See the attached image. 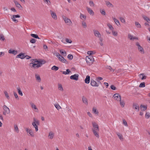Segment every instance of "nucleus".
<instances>
[{
	"label": "nucleus",
	"mask_w": 150,
	"mask_h": 150,
	"mask_svg": "<svg viewBox=\"0 0 150 150\" xmlns=\"http://www.w3.org/2000/svg\"><path fill=\"white\" fill-rule=\"evenodd\" d=\"M93 128L92 129L94 134L98 138L99 137V135L98 132L99 131V126L95 122H92Z\"/></svg>",
	"instance_id": "obj_1"
},
{
	"label": "nucleus",
	"mask_w": 150,
	"mask_h": 150,
	"mask_svg": "<svg viewBox=\"0 0 150 150\" xmlns=\"http://www.w3.org/2000/svg\"><path fill=\"white\" fill-rule=\"evenodd\" d=\"M40 122L38 120L35 118H33V122L32 123V125L35 129L36 132L38 131V126L39 125Z\"/></svg>",
	"instance_id": "obj_2"
},
{
	"label": "nucleus",
	"mask_w": 150,
	"mask_h": 150,
	"mask_svg": "<svg viewBox=\"0 0 150 150\" xmlns=\"http://www.w3.org/2000/svg\"><path fill=\"white\" fill-rule=\"evenodd\" d=\"M56 56L59 59L60 61L64 63L65 64H68V62L62 56H61L59 53H57L56 54Z\"/></svg>",
	"instance_id": "obj_3"
},
{
	"label": "nucleus",
	"mask_w": 150,
	"mask_h": 150,
	"mask_svg": "<svg viewBox=\"0 0 150 150\" xmlns=\"http://www.w3.org/2000/svg\"><path fill=\"white\" fill-rule=\"evenodd\" d=\"M86 62L89 63L90 65L92 64L94 61V59L91 55L86 56Z\"/></svg>",
	"instance_id": "obj_4"
},
{
	"label": "nucleus",
	"mask_w": 150,
	"mask_h": 150,
	"mask_svg": "<svg viewBox=\"0 0 150 150\" xmlns=\"http://www.w3.org/2000/svg\"><path fill=\"white\" fill-rule=\"evenodd\" d=\"M31 60H34L35 62L37 63L36 64L41 65L44 64L46 62L45 60L42 59H40L39 60L36 59H31Z\"/></svg>",
	"instance_id": "obj_5"
},
{
	"label": "nucleus",
	"mask_w": 150,
	"mask_h": 150,
	"mask_svg": "<svg viewBox=\"0 0 150 150\" xmlns=\"http://www.w3.org/2000/svg\"><path fill=\"white\" fill-rule=\"evenodd\" d=\"M62 18L64 21L66 23H67V24L69 25H71L72 24V22L71 20L68 18L64 16H62Z\"/></svg>",
	"instance_id": "obj_6"
},
{
	"label": "nucleus",
	"mask_w": 150,
	"mask_h": 150,
	"mask_svg": "<svg viewBox=\"0 0 150 150\" xmlns=\"http://www.w3.org/2000/svg\"><path fill=\"white\" fill-rule=\"evenodd\" d=\"M113 97L114 98L115 100L117 101H119L121 99V97L119 94L116 93L114 94Z\"/></svg>",
	"instance_id": "obj_7"
},
{
	"label": "nucleus",
	"mask_w": 150,
	"mask_h": 150,
	"mask_svg": "<svg viewBox=\"0 0 150 150\" xmlns=\"http://www.w3.org/2000/svg\"><path fill=\"white\" fill-rule=\"evenodd\" d=\"M79 75L78 74H75L71 76L70 78L72 80L77 81L78 80Z\"/></svg>",
	"instance_id": "obj_8"
},
{
	"label": "nucleus",
	"mask_w": 150,
	"mask_h": 150,
	"mask_svg": "<svg viewBox=\"0 0 150 150\" xmlns=\"http://www.w3.org/2000/svg\"><path fill=\"white\" fill-rule=\"evenodd\" d=\"M91 85L92 86L94 87H98L99 86L98 84L95 81L92 79H91Z\"/></svg>",
	"instance_id": "obj_9"
},
{
	"label": "nucleus",
	"mask_w": 150,
	"mask_h": 150,
	"mask_svg": "<svg viewBox=\"0 0 150 150\" xmlns=\"http://www.w3.org/2000/svg\"><path fill=\"white\" fill-rule=\"evenodd\" d=\"M25 57L24 53H21L17 55L16 57V58H20L21 59H23Z\"/></svg>",
	"instance_id": "obj_10"
},
{
	"label": "nucleus",
	"mask_w": 150,
	"mask_h": 150,
	"mask_svg": "<svg viewBox=\"0 0 150 150\" xmlns=\"http://www.w3.org/2000/svg\"><path fill=\"white\" fill-rule=\"evenodd\" d=\"M93 33L94 34L95 36L96 37H97L98 38H100L101 36L100 34V32L97 30H93Z\"/></svg>",
	"instance_id": "obj_11"
},
{
	"label": "nucleus",
	"mask_w": 150,
	"mask_h": 150,
	"mask_svg": "<svg viewBox=\"0 0 150 150\" xmlns=\"http://www.w3.org/2000/svg\"><path fill=\"white\" fill-rule=\"evenodd\" d=\"M3 109L5 111L7 112V114H8L10 113V110L9 108L6 105H4L3 106Z\"/></svg>",
	"instance_id": "obj_12"
},
{
	"label": "nucleus",
	"mask_w": 150,
	"mask_h": 150,
	"mask_svg": "<svg viewBox=\"0 0 150 150\" xmlns=\"http://www.w3.org/2000/svg\"><path fill=\"white\" fill-rule=\"evenodd\" d=\"M13 1L16 5V7H18L19 9L22 10V7L16 1L14 0Z\"/></svg>",
	"instance_id": "obj_13"
},
{
	"label": "nucleus",
	"mask_w": 150,
	"mask_h": 150,
	"mask_svg": "<svg viewBox=\"0 0 150 150\" xmlns=\"http://www.w3.org/2000/svg\"><path fill=\"white\" fill-rule=\"evenodd\" d=\"M128 38L131 40H133L134 39H136L137 40H138V38L137 37H134L133 35L129 34H128Z\"/></svg>",
	"instance_id": "obj_14"
},
{
	"label": "nucleus",
	"mask_w": 150,
	"mask_h": 150,
	"mask_svg": "<svg viewBox=\"0 0 150 150\" xmlns=\"http://www.w3.org/2000/svg\"><path fill=\"white\" fill-rule=\"evenodd\" d=\"M50 12L51 16L55 20H57V17L56 13L51 10L50 11Z\"/></svg>",
	"instance_id": "obj_15"
},
{
	"label": "nucleus",
	"mask_w": 150,
	"mask_h": 150,
	"mask_svg": "<svg viewBox=\"0 0 150 150\" xmlns=\"http://www.w3.org/2000/svg\"><path fill=\"white\" fill-rule=\"evenodd\" d=\"M132 107L133 108H134L136 110H137L138 111L139 110V108L137 104L135 103H133Z\"/></svg>",
	"instance_id": "obj_16"
},
{
	"label": "nucleus",
	"mask_w": 150,
	"mask_h": 150,
	"mask_svg": "<svg viewBox=\"0 0 150 150\" xmlns=\"http://www.w3.org/2000/svg\"><path fill=\"white\" fill-rule=\"evenodd\" d=\"M8 52L9 53L13 54L15 55L17 53V51L16 50L10 49L8 50Z\"/></svg>",
	"instance_id": "obj_17"
},
{
	"label": "nucleus",
	"mask_w": 150,
	"mask_h": 150,
	"mask_svg": "<svg viewBox=\"0 0 150 150\" xmlns=\"http://www.w3.org/2000/svg\"><path fill=\"white\" fill-rule=\"evenodd\" d=\"M85 82L87 83H89L90 81V76L88 75L86 76V79H85Z\"/></svg>",
	"instance_id": "obj_18"
},
{
	"label": "nucleus",
	"mask_w": 150,
	"mask_h": 150,
	"mask_svg": "<svg viewBox=\"0 0 150 150\" xmlns=\"http://www.w3.org/2000/svg\"><path fill=\"white\" fill-rule=\"evenodd\" d=\"M30 104L31 105V107L33 108L35 110V111L36 112H38V108H37L36 105L33 103H30Z\"/></svg>",
	"instance_id": "obj_19"
},
{
	"label": "nucleus",
	"mask_w": 150,
	"mask_h": 150,
	"mask_svg": "<svg viewBox=\"0 0 150 150\" xmlns=\"http://www.w3.org/2000/svg\"><path fill=\"white\" fill-rule=\"evenodd\" d=\"M82 101L86 105H88V100L85 97L83 96L82 98Z\"/></svg>",
	"instance_id": "obj_20"
},
{
	"label": "nucleus",
	"mask_w": 150,
	"mask_h": 150,
	"mask_svg": "<svg viewBox=\"0 0 150 150\" xmlns=\"http://www.w3.org/2000/svg\"><path fill=\"white\" fill-rule=\"evenodd\" d=\"M86 9L89 13L91 14L92 15H93L94 14V12L91 9V8H88V7H86Z\"/></svg>",
	"instance_id": "obj_21"
},
{
	"label": "nucleus",
	"mask_w": 150,
	"mask_h": 150,
	"mask_svg": "<svg viewBox=\"0 0 150 150\" xmlns=\"http://www.w3.org/2000/svg\"><path fill=\"white\" fill-rule=\"evenodd\" d=\"M142 17L145 21L147 22V23H150V19L148 17L144 15L142 16Z\"/></svg>",
	"instance_id": "obj_22"
},
{
	"label": "nucleus",
	"mask_w": 150,
	"mask_h": 150,
	"mask_svg": "<svg viewBox=\"0 0 150 150\" xmlns=\"http://www.w3.org/2000/svg\"><path fill=\"white\" fill-rule=\"evenodd\" d=\"M54 136V133L52 132H50L48 137H49L50 139H52L53 138Z\"/></svg>",
	"instance_id": "obj_23"
},
{
	"label": "nucleus",
	"mask_w": 150,
	"mask_h": 150,
	"mask_svg": "<svg viewBox=\"0 0 150 150\" xmlns=\"http://www.w3.org/2000/svg\"><path fill=\"white\" fill-rule=\"evenodd\" d=\"M140 108L142 110L144 111L146 110L147 107L146 106L141 105L140 106Z\"/></svg>",
	"instance_id": "obj_24"
},
{
	"label": "nucleus",
	"mask_w": 150,
	"mask_h": 150,
	"mask_svg": "<svg viewBox=\"0 0 150 150\" xmlns=\"http://www.w3.org/2000/svg\"><path fill=\"white\" fill-rule=\"evenodd\" d=\"M17 89L19 95H21V96H23V94L22 93V92L21 89V88L20 87H18L17 88Z\"/></svg>",
	"instance_id": "obj_25"
},
{
	"label": "nucleus",
	"mask_w": 150,
	"mask_h": 150,
	"mask_svg": "<svg viewBox=\"0 0 150 150\" xmlns=\"http://www.w3.org/2000/svg\"><path fill=\"white\" fill-rule=\"evenodd\" d=\"M119 101L120 102V105L123 108L125 106V103L123 100H122L121 99L120 100H119Z\"/></svg>",
	"instance_id": "obj_26"
},
{
	"label": "nucleus",
	"mask_w": 150,
	"mask_h": 150,
	"mask_svg": "<svg viewBox=\"0 0 150 150\" xmlns=\"http://www.w3.org/2000/svg\"><path fill=\"white\" fill-rule=\"evenodd\" d=\"M112 18L114 21L115 22V23L117 25H120V22L118 20L113 17H112Z\"/></svg>",
	"instance_id": "obj_27"
},
{
	"label": "nucleus",
	"mask_w": 150,
	"mask_h": 150,
	"mask_svg": "<svg viewBox=\"0 0 150 150\" xmlns=\"http://www.w3.org/2000/svg\"><path fill=\"white\" fill-rule=\"evenodd\" d=\"M106 4L107 6L109 7H113V6L110 2L108 1H105Z\"/></svg>",
	"instance_id": "obj_28"
},
{
	"label": "nucleus",
	"mask_w": 150,
	"mask_h": 150,
	"mask_svg": "<svg viewBox=\"0 0 150 150\" xmlns=\"http://www.w3.org/2000/svg\"><path fill=\"white\" fill-rule=\"evenodd\" d=\"M138 50L142 54H144V50L143 47L141 46L139 48H138Z\"/></svg>",
	"instance_id": "obj_29"
},
{
	"label": "nucleus",
	"mask_w": 150,
	"mask_h": 150,
	"mask_svg": "<svg viewBox=\"0 0 150 150\" xmlns=\"http://www.w3.org/2000/svg\"><path fill=\"white\" fill-rule=\"evenodd\" d=\"M116 134L119 137V138L121 140H123V138L122 135L118 132H117Z\"/></svg>",
	"instance_id": "obj_30"
},
{
	"label": "nucleus",
	"mask_w": 150,
	"mask_h": 150,
	"mask_svg": "<svg viewBox=\"0 0 150 150\" xmlns=\"http://www.w3.org/2000/svg\"><path fill=\"white\" fill-rule=\"evenodd\" d=\"M30 35L31 36L35 38L40 39V38L38 36V35L37 34H30Z\"/></svg>",
	"instance_id": "obj_31"
},
{
	"label": "nucleus",
	"mask_w": 150,
	"mask_h": 150,
	"mask_svg": "<svg viewBox=\"0 0 150 150\" xmlns=\"http://www.w3.org/2000/svg\"><path fill=\"white\" fill-rule=\"evenodd\" d=\"M60 52L61 54L64 56H65L66 55V52L64 50L63 51L62 50H60Z\"/></svg>",
	"instance_id": "obj_32"
},
{
	"label": "nucleus",
	"mask_w": 150,
	"mask_h": 150,
	"mask_svg": "<svg viewBox=\"0 0 150 150\" xmlns=\"http://www.w3.org/2000/svg\"><path fill=\"white\" fill-rule=\"evenodd\" d=\"M80 18L82 20V18H83L84 20H85L86 18V16L83 14L81 13L80 16Z\"/></svg>",
	"instance_id": "obj_33"
},
{
	"label": "nucleus",
	"mask_w": 150,
	"mask_h": 150,
	"mask_svg": "<svg viewBox=\"0 0 150 150\" xmlns=\"http://www.w3.org/2000/svg\"><path fill=\"white\" fill-rule=\"evenodd\" d=\"M14 130L17 133L19 132L18 128V126L17 125L15 124L14 125Z\"/></svg>",
	"instance_id": "obj_34"
},
{
	"label": "nucleus",
	"mask_w": 150,
	"mask_h": 150,
	"mask_svg": "<svg viewBox=\"0 0 150 150\" xmlns=\"http://www.w3.org/2000/svg\"><path fill=\"white\" fill-rule=\"evenodd\" d=\"M59 69V67L55 66H53L51 68V69L55 71H57Z\"/></svg>",
	"instance_id": "obj_35"
},
{
	"label": "nucleus",
	"mask_w": 150,
	"mask_h": 150,
	"mask_svg": "<svg viewBox=\"0 0 150 150\" xmlns=\"http://www.w3.org/2000/svg\"><path fill=\"white\" fill-rule=\"evenodd\" d=\"M0 40L2 41H4L5 40L4 36L2 34H0Z\"/></svg>",
	"instance_id": "obj_36"
},
{
	"label": "nucleus",
	"mask_w": 150,
	"mask_h": 150,
	"mask_svg": "<svg viewBox=\"0 0 150 150\" xmlns=\"http://www.w3.org/2000/svg\"><path fill=\"white\" fill-rule=\"evenodd\" d=\"M93 112H94V113L95 114H96L97 115H98L99 112L98 111L96 110V109L94 108H93Z\"/></svg>",
	"instance_id": "obj_37"
},
{
	"label": "nucleus",
	"mask_w": 150,
	"mask_h": 150,
	"mask_svg": "<svg viewBox=\"0 0 150 150\" xmlns=\"http://www.w3.org/2000/svg\"><path fill=\"white\" fill-rule=\"evenodd\" d=\"M144 75V73L141 74L139 75V77H140L141 75L142 76V77L141 78V79L142 80L146 79V76Z\"/></svg>",
	"instance_id": "obj_38"
},
{
	"label": "nucleus",
	"mask_w": 150,
	"mask_h": 150,
	"mask_svg": "<svg viewBox=\"0 0 150 150\" xmlns=\"http://www.w3.org/2000/svg\"><path fill=\"white\" fill-rule=\"evenodd\" d=\"M108 26V27L111 30H113L114 29V28L109 23H108L107 24Z\"/></svg>",
	"instance_id": "obj_39"
},
{
	"label": "nucleus",
	"mask_w": 150,
	"mask_h": 150,
	"mask_svg": "<svg viewBox=\"0 0 150 150\" xmlns=\"http://www.w3.org/2000/svg\"><path fill=\"white\" fill-rule=\"evenodd\" d=\"M44 2L46 3L48 5H51V2L49 0H43Z\"/></svg>",
	"instance_id": "obj_40"
},
{
	"label": "nucleus",
	"mask_w": 150,
	"mask_h": 150,
	"mask_svg": "<svg viewBox=\"0 0 150 150\" xmlns=\"http://www.w3.org/2000/svg\"><path fill=\"white\" fill-rule=\"evenodd\" d=\"M4 93L5 95V96L8 99H9L10 98L9 96L8 95V93L6 91H4Z\"/></svg>",
	"instance_id": "obj_41"
},
{
	"label": "nucleus",
	"mask_w": 150,
	"mask_h": 150,
	"mask_svg": "<svg viewBox=\"0 0 150 150\" xmlns=\"http://www.w3.org/2000/svg\"><path fill=\"white\" fill-rule=\"evenodd\" d=\"M135 25L138 28H141V26L140 24L139 23L136 22H135Z\"/></svg>",
	"instance_id": "obj_42"
},
{
	"label": "nucleus",
	"mask_w": 150,
	"mask_h": 150,
	"mask_svg": "<svg viewBox=\"0 0 150 150\" xmlns=\"http://www.w3.org/2000/svg\"><path fill=\"white\" fill-rule=\"evenodd\" d=\"M35 78L37 80H38L39 82H40L41 81V79L39 75H36Z\"/></svg>",
	"instance_id": "obj_43"
},
{
	"label": "nucleus",
	"mask_w": 150,
	"mask_h": 150,
	"mask_svg": "<svg viewBox=\"0 0 150 150\" xmlns=\"http://www.w3.org/2000/svg\"><path fill=\"white\" fill-rule=\"evenodd\" d=\"M58 86L59 89L60 90L63 91V89L62 85L60 84H58Z\"/></svg>",
	"instance_id": "obj_44"
},
{
	"label": "nucleus",
	"mask_w": 150,
	"mask_h": 150,
	"mask_svg": "<svg viewBox=\"0 0 150 150\" xmlns=\"http://www.w3.org/2000/svg\"><path fill=\"white\" fill-rule=\"evenodd\" d=\"M67 57L69 60H71L73 58V56L72 54H69L68 55Z\"/></svg>",
	"instance_id": "obj_45"
},
{
	"label": "nucleus",
	"mask_w": 150,
	"mask_h": 150,
	"mask_svg": "<svg viewBox=\"0 0 150 150\" xmlns=\"http://www.w3.org/2000/svg\"><path fill=\"white\" fill-rule=\"evenodd\" d=\"M145 86V83L144 82H142L140 83L139 87H144Z\"/></svg>",
	"instance_id": "obj_46"
},
{
	"label": "nucleus",
	"mask_w": 150,
	"mask_h": 150,
	"mask_svg": "<svg viewBox=\"0 0 150 150\" xmlns=\"http://www.w3.org/2000/svg\"><path fill=\"white\" fill-rule=\"evenodd\" d=\"M36 40L35 39L33 38H32L30 40V42L32 43H33V44L35 43L36 42Z\"/></svg>",
	"instance_id": "obj_47"
},
{
	"label": "nucleus",
	"mask_w": 150,
	"mask_h": 150,
	"mask_svg": "<svg viewBox=\"0 0 150 150\" xmlns=\"http://www.w3.org/2000/svg\"><path fill=\"white\" fill-rule=\"evenodd\" d=\"M56 108L58 110H59V109H61V108L60 106L58 104H55L54 105Z\"/></svg>",
	"instance_id": "obj_48"
},
{
	"label": "nucleus",
	"mask_w": 150,
	"mask_h": 150,
	"mask_svg": "<svg viewBox=\"0 0 150 150\" xmlns=\"http://www.w3.org/2000/svg\"><path fill=\"white\" fill-rule=\"evenodd\" d=\"M82 26L84 28L86 27V23L84 21L82 22Z\"/></svg>",
	"instance_id": "obj_49"
},
{
	"label": "nucleus",
	"mask_w": 150,
	"mask_h": 150,
	"mask_svg": "<svg viewBox=\"0 0 150 150\" xmlns=\"http://www.w3.org/2000/svg\"><path fill=\"white\" fill-rule=\"evenodd\" d=\"M150 116V115L149 112H146L145 115L146 118H148Z\"/></svg>",
	"instance_id": "obj_50"
},
{
	"label": "nucleus",
	"mask_w": 150,
	"mask_h": 150,
	"mask_svg": "<svg viewBox=\"0 0 150 150\" xmlns=\"http://www.w3.org/2000/svg\"><path fill=\"white\" fill-rule=\"evenodd\" d=\"M121 21L122 23H125L126 22L125 19L122 17H120V18Z\"/></svg>",
	"instance_id": "obj_51"
},
{
	"label": "nucleus",
	"mask_w": 150,
	"mask_h": 150,
	"mask_svg": "<svg viewBox=\"0 0 150 150\" xmlns=\"http://www.w3.org/2000/svg\"><path fill=\"white\" fill-rule=\"evenodd\" d=\"M100 12L101 13L104 15H105L106 13L105 11L104 10H100Z\"/></svg>",
	"instance_id": "obj_52"
},
{
	"label": "nucleus",
	"mask_w": 150,
	"mask_h": 150,
	"mask_svg": "<svg viewBox=\"0 0 150 150\" xmlns=\"http://www.w3.org/2000/svg\"><path fill=\"white\" fill-rule=\"evenodd\" d=\"M65 41L66 42L68 43H71L72 42V41L71 40H69V39L67 38L65 39Z\"/></svg>",
	"instance_id": "obj_53"
},
{
	"label": "nucleus",
	"mask_w": 150,
	"mask_h": 150,
	"mask_svg": "<svg viewBox=\"0 0 150 150\" xmlns=\"http://www.w3.org/2000/svg\"><path fill=\"white\" fill-rule=\"evenodd\" d=\"M95 53V52L94 53V52L93 51H88L87 52V54H88L90 55L93 54Z\"/></svg>",
	"instance_id": "obj_54"
},
{
	"label": "nucleus",
	"mask_w": 150,
	"mask_h": 150,
	"mask_svg": "<svg viewBox=\"0 0 150 150\" xmlns=\"http://www.w3.org/2000/svg\"><path fill=\"white\" fill-rule=\"evenodd\" d=\"M112 30V34L115 36H117V32L114 31L113 30Z\"/></svg>",
	"instance_id": "obj_55"
},
{
	"label": "nucleus",
	"mask_w": 150,
	"mask_h": 150,
	"mask_svg": "<svg viewBox=\"0 0 150 150\" xmlns=\"http://www.w3.org/2000/svg\"><path fill=\"white\" fill-rule=\"evenodd\" d=\"M14 95L15 98L17 99V100H18L19 99V98L16 92H14Z\"/></svg>",
	"instance_id": "obj_56"
},
{
	"label": "nucleus",
	"mask_w": 150,
	"mask_h": 150,
	"mask_svg": "<svg viewBox=\"0 0 150 150\" xmlns=\"http://www.w3.org/2000/svg\"><path fill=\"white\" fill-rule=\"evenodd\" d=\"M29 134H30V136H31L32 137H34V135L33 134V132L32 130L31 129V130H30V132H29Z\"/></svg>",
	"instance_id": "obj_57"
},
{
	"label": "nucleus",
	"mask_w": 150,
	"mask_h": 150,
	"mask_svg": "<svg viewBox=\"0 0 150 150\" xmlns=\"http://www.w3.org/2000/svg\"><path fill=\"white\" fill-rule=\"evenodd\" d=\"M110 88L112 90H115L116 89V87L113 85H112L111 86Z\"/></svg>",
	"instance_id": "obj_58"
},
{
	"label": "nucleus",
	"mask_w": 150,
	"mask_h": 150,
	"mask_svg": "<svg viewBox=\"0 0 150 150\" xmlns=\"http://www.w3.org/2000/svg\"><path fill=\"white\" fill-rule=\"evenodd\" d=\"M123 123L125 125L128 126L127 123L126 121L125 120H123Z\"/></svg>",
	"instance_id": "obj_59"
},
{
	"label": "nucleus",
	"mask_w": 150,
	"mask_h": 150,
	"mask_svg": "<svg viewBox=\"0 0 150 150\" xmlns=\"http://www.w3.org/2000/svg\"><path fill=\"white\" fill-rule=\"evenodd\" d=\"M13 18H19L20 17V16L19 15H13Z\"/></svg>",
	"instance_id": "obj_60"
},
{
	"label": "nucleus",
	"mask_w": 150,
	"mask_h": 150,
	"mask_svg": "<svg viewBox=\"0 0 150 150\" xmlns=\"http://www.w3.org/2000/svg\"><path fill=\"white\" fill-rule=\"evenodd\" d=\"M15 18H13V16L12 17H11V18L13 20V21L14 22H18V21Z\"/></svg>",
	"instance_id": "obj_61"
},
{
	"label": "nucleus",
	"mask_w": 150,
	"mask_h": 150,
	"mask_svg": "<svg viewBox=\"0 0 150 150\" xmlns=\"http://www.w3.org/2000/svg\"><path fill=\"white\" fill-rule=\"evenodd\" d=\"M136 45L137 46V48H139L141 46L140 45L139 43L138 42H137L136 43Z\"/></svg>",
	"instance_id": "obj_62"
},
{
	"label": "nucleus",
	"mask_w": 150,
	"mask_h": 150,
	"mask_svg": "<svg viewBox=\"0 0 150 150\" xmlns=\"http://www.w3.org/2000/svg\"><path fill=\"white\" fill-rule=\"evenodd\" d=\"M136 45L137 46V48H139L141 46L140 45L139 43L138 42H137L136 43Z\"/></svg>",
	"instance_id": "obj_63"
},
{
	"label": "nucleus",
	"mask_w": 150,
	"mask_h": 150,
	"mask_svg": "<svg viewBox=\"0 0 150 150\" xmlns=\"http://www.w3.org/2000/svg\"><path fill=\"white\" fill-rule=\"evenodd\" d=\"M36 65H37L35 66V69H38V68H39V67H41L42 66V65H40L39 64H36Z\"/></svg>",
	"instance_id": "obj_64"
}]
</instances>
